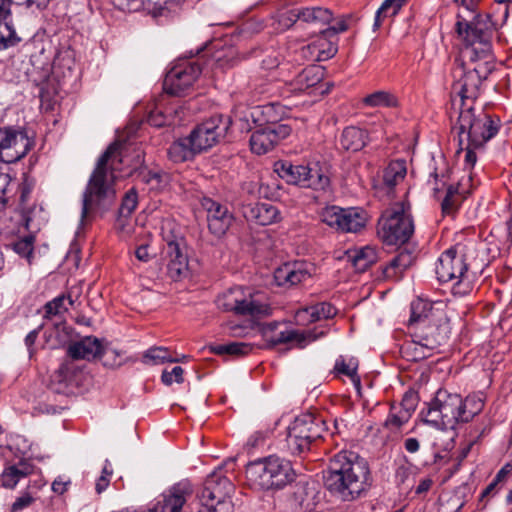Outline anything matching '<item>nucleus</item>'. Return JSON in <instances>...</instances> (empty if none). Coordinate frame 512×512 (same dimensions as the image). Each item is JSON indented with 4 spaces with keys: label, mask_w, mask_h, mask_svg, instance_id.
Returning <instances> with one entry per match:
<instances>
[{
    "label": "nucleus",
    "mask_w": 512,
    "mask_h": 512,
    "mask_svg": "<svg viewBox=\"0 0 512 512\" xmlns=\"http://www.w3.org/2000/svg\"><path fill=\"white\" fill-rule=\"evenodd\" d=\"M122 147L121 142L115 141L99 157L83 192L80 220L82 225L92 214L105 212L112 206L116 195L114 172L120 170L123 162Z\"/></svg>",
    "instance_id": "f257e3e1"
},
{
    "label": "nucleus",
    "mask_w": 512,
    "mask_h": 512,
    "mask_svg": "<svg viewBox=\"0 0 512 512\" xmlns=\"http://www.w3.org/2000/svg\"><path fill=\"white\" fill-rule=\"evenodd\" d=\"M324 485L343 501L358 498L371 485L367 461L354 452H339L330 460Z\"/></svg>",
    "instance_id": "f03ea898"
},
{
    "label": "nucleus",
    "mask_w": 512,
    "mask_h": 512,
    "mask_svg": "<svg viewBox=\"0 0 512 512\" xmlns=\"http://www.w3.org/2000/svg\"><path fill=\"white\" fill-rule=\"evenodd\" d=\"M501 127L499 117L492 116L483 109L476 110L474 105H464L459 108L457 122L453 129L458 130V143L462 146L469 141L474 147H484L485 144L497 135Z\"/></svg>",
    "instance_id": "7ed1b4c3"
},
{
    "label": "nucleus",
    "mask_w": 512,
    "mask_h": 512,
    "mask_svg": "<svg viewBox=\"0 0 512 512\" xmlns=\"http://www.w3.org/2000/svg\"><path fill=\"white\" fill-rule=\"evenodd\" d=\"M248 485L257 490L281 489L294 480L290 461L278 456H268L246 466Z\"/></svg>",
    "instance_id": "20e7f679"
},
{
    "label": "nucleus",
    "mask_w": 512,
    "mask_h": 512,
    "mask_svg": "<svg viewBox=\"0 0 512 512\" xmlns=\"http://www.w3.org/2000/svg\"><path fill=\"white\" fill-rule=\"evenodd\" d=\"M475 65L467 67L463 61L455 60L453 76L457 78L453 84V91L460 98L459 108L464 105H474V101L480 94V86L483 80L487 79L494 69L491 58L481 59L474 62Z\"/></svg>",
    "instance_id": "39448f33"
},
{
    "label": "nucleus",
    "mask_w": 512,
    "mask_h": 512,
    "mask_svg": "<svg viewBox=\"0 0 512 512\" xmlns=\"http://www.w3.org/2000/svg\"><path fill=\"white\" fill-rule=\"evenodd\" d=\"M413 232V219L404 203L387 208L378 220L377 234L386 245H403L408 242Z\"/></svg>",
    "instance_id": "423d86ee"
},
{
    "label": "nucleus",
    "mask_w": 512,
    "mask_h": 512,
    "mask_svg": "<svg viewBox=\"0 0 512 512\" xmlns=\"http://www.w3.org/2000/svg\"><path fill=\"white\" fill-rule=\"evenodd\" d=\"M424 422L441 430L455 429L460 423L461 395L439 389L427 409L421 412Z\"/></svg>",
    "instance_id": "0eeeda50"
},
{
    "label": "nucleus",
    "mask_w": 512,
    "mask_h": 512,
    "mask_svg": "<svg viewBox=\"0 0 512 512\" xmlns=\"http://www.w3.org/2000/svg\"><path fill=\"white\" fill-rule=\"evenodd\" d=\"M468 264L465 254L459 251V246H453L444 251L436 265L435 273L441 283L457 280L452 287L455 296H466L472 290L471 281L467 277Z\"/></svg>",
    "instance_id": "6e6552de"
},
{
    "label": "nucleus",
    "mask_w": 512,
    "mask_h": 512,
    "mask_svg": "<svg viewBox=\"0 0 512 512\" xmlns=\"http://www.w3.org/2000/svg\"><path fill=\"white\" fill-rule=\"evenodd\" d=\"M273 170L286 183L302 188L323 191L330 184L329 177L321 169L310 167L309 165L293 164L288 160H278L274 163Z\"/></svg>",
    "instance_id": "1a4fd4ad"
},
{
    "label": "nucleus",
    "mask_w": 512,
    "mask_h": 512,
    "mask_svg": "<svg viewBox=\"0 0 512 512\" xmlns=\"http://www.w3.org/2000/svg\"><path fill=\"white\" fill-rule=\"evenodd\" d=\"M234 491V484L226 476L214 472L204 483L200 502L209 512H233L231 496Z\"/></svg>",
    "instance_id": "9d476101"
},
{
    "label": "nucleus",
    "mask_w": 512,
    "mask_h": 512,
    "mask_svg": "<svg viewBox=\"0 0 512 512\" xmlns=\"http://www.w3.org/2000/svg\"><path fill=\"white\" fill-rule=\"evenodd\" d=\"M231 125L230 116L216 114L197 125L188 137L194 149L201 153L224 141L229 134Z\"/></svg>",
    "instance_id": "9b49d317"
},
{
    "label": "nucleus",
    "mask_w": 512,
    "mask_h": 512,
    "mask_svg": "<svg viewBox=\"0 0 512 512\" xmlns=\"http://www.w3.org/2000/svg\"><path fill=\"white\" fill-rule=\"evenodd\" d=\"M202 68L197 60L179 61L167 73L163 89L173 96H183L193 86Z\"/></svg>",
    "instance_id": "f8f14e48"
},
{
    "label": "nucleus",
    "mask_w": 512,
    "mask_h": 512,
    "mask_svg": "<svg viewBox=\"0 0 512 512\" xmlns=\"http://www.w3.org/2000/svg\"><path fill=\"white\" fill-rule=\"evenodd\" d=\"M320 217L323 223L345 233H357L367 222L366 213L358 208L328 206L322 210Z\"/></svg>",
    "instance_id": "ddd939ff"
},
{
    "label": "nucleus",
    "mask_w": 512,
    "mask_h": 512,
    "mask_svg": "<svg viewBox=\"0 0 512 512\" xmlns=\"http://www.w3.org/2000/svg\"><path fill=\"white\" fill-rule=\"evenodd\" d=\"M456 31L467 45L463 55L470 62L491 58L490 39L492 32L477 29V26H468L466 19H459L457 21Z\"/></svg>",
    "instance_id": "4468645a"
},
{
    "label": "nucleus",
    "mask_w": 512,
    "mask_h": 512,
    "mask_svg": "<svg viewBox=\"0 0 512 512\" xmlns=\"http://www.w3.org/2000/svg\"><path fill=\"white\" fill-rule=\"evenodd\" d=\"M163 240L166 243L167 271L170 278L176 281L188 272L186 241L182 235L174 234L172 229L164 231Z\"/></svg>",
    "instance_id": "2eb2a0df"
},
{
    "label": "nucleus",
    "mask_w": 512,
    "mask_h": 512,
    "mask_svg": "<svg viewBox=\"0 0 512 512\" xmlns=\"http://www.w3.org/2000/svg\"><path fill=\"white\" fill-rule=\"evenodd\" d=\"M193 495L194 488L191 482L182 480L160 494L146 512H182Z\"/></svg>",
    "instance_id": "dca6fc26"
},
{
    "label": "nucleus",
    "mask_w": 512,
    "mask_h": 512,
    "mask_svg": "<svg viewBox=\"0 0 512 512\" xmlns=\"http://www.w3.org/2000/svg\"><path fill=\"white\" fill-rule=\"evenodd\" d=\"M67 354L72 360L93 361L104 358V366L114 367L117 365L115 361L117 353L113 349L103 347L101 341L93 336H87L71 343L68 346Z\"/></svg>",
    "instance_id": "f3484780"
},
{
    "label": "nucleus",
    "mask_w": 512,
    "mask_h": 512,
    "mask_svg": "<svg viewBox=\"0 0 512 512\" xmlns=\"http://www.w3.org/2000/svg\"><path fill=\"white\" fill-rule=\"evenodd\" d=\"M32 142L23 130L12 127L0 128V161L15 163L31 149Z\"/></svg>",
    "instance_id": "a211bd4d"
},
{
    "label": "nucleus",
    "mask_w": 512,
    "mask_h": 512,
    "mask_svg": "<svg viewBox=\"0 0 512 512\" xmlns=\"http://www.w3.org/2000/svg\"><path fill=\"white\" fill-rule=\"evenodd\" d=\"M269 123L259 126L250 137L252 152L262 155L271 151L281 140L291 134V127L278 123L276 119H268Z\"/></svg>",
    "instance_id": "6ab92c4d"
},
{
    "label": "nucleus",
    "mask_w": 512,
    "mask_h": 512,
    "mask_svg": "<svg viewBox=\"0 0 512 512\" xmlns=\"http://www.w3.org/2000/svg\"><path fill=\"white\" fill-rule=\"evenodd\" d=\"M217 307L223 311H232L237 315L257 316L263 313L264 306L255 303L251 295L244 293L242 287L227 290L217 297Z\"/></svg>",
    "instance_id": "aec40b11"
},
{
    "label": "nucleus",
    "mask_w": 512,
    "mask_h": 512,
    "mask_svg": "<svg viewBox=\"0 0 512 512\" xmlns=\"http://www.w3.org/2000/svg\"><path fill=\"white\" fill-rule=\"evenodd\" d=\"M450 333L447 318L431 319L424 325L417 327L414 338L419 339L428 351L437 349L446 344Z\"/></svg>",
    "instance_id": "412c9836"
},
{
    "label": "nucleus",
    "mask_w": 512,
    "mask_h": 512,
    "mask_svg": "<svg viewBox=\"0 0 512 512\" xmlns=\"http://www.w3.org/2000/svg\"><path fill=\"white\" fill-rule=\"evenodd\" d=\"M202 207L206 211L209 231L216 237H222L234 222L233 213L226 205L211 198H204Z\"/></svg>",
    "instance_id": "4be33fe9"
},
{
    "label": "nucleus",
    "mask_w": 512,
    "mask_h": 512,
    "mask_svg": "<svg viewBox=\"0 0 512 512\" xmlns=\"http://www.w3.org/2000/svg\"><path fill=\"white\" fill-rule=\"evenodd\" d=\"M274 280L278 286L292 287L311 277L308 265L304 262H287L274 271Z\"/></svg>",
    "instance_id": "5701e85b"
},
{
    "label": "nucleus",
    "mask_w": 512,
    "mask_h": 512,
    "mask_svg": "<svg viewBox=\"0 0 512 512\" xmlns=\"http://www.w3.org/2000/svg\"><path fill=\"white\" fill-rule=\"evenodd\" d=\"M332 19V12L322 7L294 8L287 12V20H289L291 24L302 21L314 25L319 31L324 29V26L330 24Z\"/></svg>",
    "instance_id": "b1692460"
},
{
    "label": "nucleus",
    "mask_w": 512,
    "mask_h": 512,
    "mask_svg": "<svg viewBox=\"0 0 512 512\" xmlns=\"http://www.w3.org/2000/svg\"><path fill=\"white\" fill-rule=\"evenodd\" d=\"M324 335L321 331L319 334H314L311 330L299 331V330H285L269 335L265 332L266 345L269 348H273L279 344L284 343H295L297 347L304 348L309 342L316 340L319 336Z\"/></svg>",
    "instance_id": "393cba45"
},
{
    "label": "nucleus",
    "mask_w": 512,
    "mask_h": 512,
    "mask_svg": "<svg viewBox=\"0 0 512 512\" xmlns=\"http://www.w3.org/2000/svg\"><path fill=\"white\" fill-rule=\"evenodd\" d=\"M289 428L308 438L312 443L320 439L326 430L325 421L312 414H302L296 417Z\"/></svg>",
    "instance_id": "a878e982"
},
{
    "label": "nucleus",
    "mask_w": 512,
    "mask_h": 512,
    "mask_svg": "<svg viewBox=\"0 0 512 512\" xmlns=\"http://www.w3.org/2000/svg\"><path fill=\"white\" fill-rule=\"evenodd\" d=\"M243 215L248 221L266 226L280 219V211L276 206L266 202L248 204L243 209Z\"/></svg>",
    "instance_id": "bb28decb"
},
{
    "label": "nucleus",
    "mask_w": 512,
    "mask_h": 512,
    "mask_svg": "<svg viewBox=\"0 0 512 512\" xmlns=\"http://www.w3.org/2000/svg\"><path fill=\"white\" fill-rule=\"evenodd\" d=\"M324 78V68L320 65L305 67L290 83L293 90L305 91L314 87Z\"/></svg>",
    "instance_id": "cd10ccee"
},
{
    "label": "nucleus",
    "mask_w": 512,
    "mask_h": 512,
    "mask_svg": "<svg viewBox=\"0 0 512 512\" xmlns=\"http://www.w3.org/2000/svg\"><path fill=\"white\" fill-rule=\"evenodd\" d=\"M414 262V256L411 251L404 248L401 249L390 262L383 267V275L385 278L399 280L403 272L408 269Z\"/></svg>",
    "instance_id": "c85d7f7f"
},
{
    "label": "nucleus",
    "mask_w": 512,
    "mask_h": 512,
    "mask_svg": "<svg viewBox=\"0 0 512 512\" xmlns=\"http://www.w3.org/2000/svg\"><path fill=\"white\" fill-rule=\"evenodd\" d=\"M339 142L344 150L357 152L367 144L368 134L363 129L349 126L342 131Z\"/></svg>",
    "instance_id": "c756f323"
},
{
    "label": "nucleus",
    "mask_w": 512,
    "mask_h": 512,
    "mask_svg": "<svg viewBox=\"0 0 512 512\" xmlns=\"http://www.w3.org/2000/svg\"><path fill=\"white\" fill-rule=\"evenodd\" d=\"M34 466L27 460H20L17 464L8 466L1 474V483L5 488L13 489L21 478L30 475Z\"/></svg>",
    "instance_id": "7c9ffc66"
},
{
    "label": "nucleus",
    "mask_w": 512,
    "mask_h": 512,
    "mask_svg": "<svg viewBox=\"0 0 512 512\" xmlns=\"http://www.w3.org/2000/svg\"><path fill=\"white\" fill-rule=\"evenodd\" d=\"M335 314L336 309L330 303L321 302L298 310L296 317L299 321L307 319L309 322H317L332 318Z\"/></svg>",
    "instance_id": "2f4dec72"
},
{
    "label": "nucleus",
    "mask_w": 512,
    "mask_h": 512,
    "mask_svg": "<svg viewBox=\"0 0 512 512\" xmlns=\"http://www.w3.org/2000/svg\"><path fill=\"white\" fill-rule=\"evenodd\" d=\"M196 154H198V152L192 146V142L188 136L173 142L168 149L169 159L175 163L191 160Z\"/></svg>",
    "instance_id": "473e14b6"
},
{
    "label": "nucleus",
    "mask_w": 512,
    "mask_h": 512,
    "mask_svg": "<svg viewBox=\"0 0 512 512\" xmlns=\"http://www.w3.org/2000/svg\"><path fill=\"white\" fill-rule=\"evenodd\" d=\"M355 269L359 272L366 271L378 261V254L374 247L365 246L356 249L348 255Z\"/></svg>",
    "instance_id": "72a5a7b5"
},
{
    "label": "nucleus",
    "mask_w": 512,
    "mask_h": 512,
    "mask_svg": "<svg viewBox=\"0 0 512 512\" xmlns=\"http://www.w3.org/2000/svg\"><path fill=\"white\" fill-rule=\"evenodd\" d=\"M320 36L309 44V49L317 50L316 61H324L337 53V45L332 40V35H325L324 29L319 32Z\"/></svg>",
    "instance_id": "f704fd0d"
},
{
    "label": "nucleus",
    "mask_w": 512,
    "mask_h": 512,
    "mask_svg": "<svg viewBox=\"0 0 512 512\" xmlns=\"http://www.w3.org/2000/svg\"><path fill=\"white\" fill-rule=\"evenodd\" d=\"M406 161L399 159L391 161L383 172V183L389 191L402 182L406 176Z\"/></svg>",
    "instance_id": "c9c22d12"
},
{
    "label": "nucleus",
    "mask_w": 512,
    "mask_h": 512,
    "mask_svg": "<svg viewBox=\"0 0 512 512\" xmlns=\"http://www.w3.org/2000/svg\"><path fill=\"white\" fill-rule=\"evenodd\" d=\"M31 64L33 69L28 72L29 77L35 83H41L46 80L51 71L50 58L45 55L44 49H41L38 54L31 55Z\"/></svg>",
    "instance_id": "e433bc0d"
},
{
    "label": "nucleus",
    "mask_w": 512,
    "mask_h": 512,
    "mask_svg": "<svg viewBox=\"0 0 512 512\" xmlns=\"http://www.w3.org/2000/svg\"><path fill=\"white\" fill-rule=\"evenodd\" d=\"M484 408V401L478 395H468L465 399L461 397L460 423L470 422Z\"/></svg>",
    "instance_id": "4c0bfd02"
},
{
    "label": "nucleus",
    "mask_w": 512,
    "mask_h": 512,
    "mask_svg": "<svg viewBox=\"0 0 512 512\" xmlns=\"http://www.w3.org/2000/svg\"><path fill=\"white\" fill-rule=\"evenodd\" d=\"M363 103L369 107L395 108L399 105L398 98L389 91L379 90L367 95Z\"/></svg>",
    "instance_id": "58836bf2"
},
{
    "label": "nucleus",
    "mask_w": 512,
    "mask_h": 512,
    "mask_svg": "<svg viewBox=\"0 0 512 512\" xmlns=\"http://www.w3.org/2000/svg\"><path fill=\"white\" fill-rule=\"evenodd\" d=\"M138 177L142 182L150 186V189L159 190L165 187L169 181V175L161 170L141 169Z\"/></svg>",
    "instance_id": "ea45409f"
},
{
    "label": "nucleus",
    "mask_w": 512,
    "mask_h": 512,
    "mask_svg": "<svg viewBox=\"0 0 512 512\" xmlns=\"http://www.w3.org/2000/svg\"><path fill=\"white\" fill-rule=\"evenodd\" d=\"M430 309L428 304L422 300H416L411 303V315L408 321L410 327H417L424 325L426 322L431 320Z\"/></svg>",
    "instance_id": "a19ab883"
},
{
    "label": "nucleus",
    "mask_w": 512,
    "mask_h": 512,
    "mask_svg": "<svg viewBox=\"0 0 512 512\" xmlns=\"http://www.w3.org/2000/svg\"><path fill=\"white\" fill-rule=\"evenodd\" d=\"M286 444L289 452L292 455H301L308 452L313 444L301 434L295 432L288 427V433L286 437Z\"/></svg>",
    "instance_id": "79ce46f5"
},
{
    "label": "nucleus",
    "mask_w": 512,
    "mask_h": 512,
    "mask_svg": "<svg viewBox=\"0 0 512 512\" xmlns=\"http://www.w3.org/2000/svg\"><path fill=\"white\" fill-rule=\"evenodd\" d=\"M407 0H385L376 12L373 24L374 30H377L383 20L387 17L395 16Z\"/></svg>",
    "instance_id": "37998d69"
},
{
    "label": "nucleus",
    "mask_w": 512,
    "mask_h": 512,
    "mask_svg": "<svg viewBox=\"0 0 512 512\" xmlns=\"http://www.w3.org/2000/svg\"><path fill=\"white\" fill-rule=\"evenodd\" d=\"M21 38L17 35L13 25L8 19H0V50L17 45Z\"/></svg>",
    "instance_id": "c03bdc74"
},
{
    "label": "nucleus",
    "mask_w": 512,
    "mask_h": 512,
    "mask_svg": "<svg viewBox=\"0 0 512 512\" xmlns=\"http://www.w3.org/2000/svg\"><path fill=\"white\" fill-rule=\"evenodd\" d=\"M410 418L411 414H409L408 409H397V407L392 406L384 426L391 432H398Z\"/></svg>",
    "instance_id": "a18cd8bd"
},
{
    "label": "nucleus",
    "mask_w": 512,
    "mask_h": 512,
    "mask_svg": "<svg viewBox=\"0 0 512 512\" xmlns=\"http://www.w3.org/2000/svg\"><path fill=\"white\" fill-rule=\"evenodd\" d=\"M358 361L355 358H350L348 362L340 356L334 365V371L346 375L357 386H360V377L357 374Z\"/></svg>",
    "instance_id": "49530a36"
},
{
    "label": "nucleus",
    "mask_w": 512,
    "mask_h": 512,
    "mask_svg": "<svg viewBox=\"0 0 512 512\" xmlns=\"http://www.w3.org/2000/svg\"><path fill=\"white\" fill-rule=\"evenodd\" d=\"M461 204V196L458 187L449 185L446 190L445 197L441 202V209L445 215H454Z\"/></svg>",
    "instance_id": "de8ad7c7"
},
{
    "label": "nucleus",
    "mask_w": 512,
    "mask_h": 512,
    "mask_svg": "<svg viewBox=\"0 0 512 512\" xmlns=\"http://www.w3.org/2000/svg\"><path fill=\"white\" fill-rule=\"evenodd\" d=\"M252 350V345L246 342H231L228 344H219L212 348L217 355L229 354L234 356H242L248 354Z\"/></svg>",
    "instance_id": "09e8293b"
},
{
    "label": "nucleus",
    "mask_w": 512,
    "mask_h": 512,
    "mask_svg": "<svg viewBox=\"0 0 512 512\" xmlns=\"http://www.w3.org/2000/svg\"><path fill=\"white\" fill-rule=\"evenodd\" d=\"M145 363L161 364L164 362L176 363L179 362L178 358H173L167 348L152 347L148 349L143 356Z\"/></svg>",
    "instance_id": "8fccbe9b"
},
{
    "label": "nucleus",
    "mask_w": 512,
    "mask_h": 512,
    "mask_svg": "<svg viewBox=\"0 0 512 512\" xmlns=\"http://www.w3.org/2000/svg\"><path fill=\"white\" fill-rule=\"evenodd\" d=\"M13 250L20 255L21 257H24L28 260V262H31V258L33 255L34 250V236L28 235L25 236L17 241H15L12 244Z\"/></svg>",
    "instance_id": "3c124183"
},
{
    "label": "nucleus",
    "mask_w": 512,
    "mask_h": 512,
    "mask_svg": "<svg viewBox=\"0 0 512 512\" xmlns=\"http://www.w3.org/2000/svg\"><path fill=\"white\" fill-rule=\"evenodd\" d=\"M138 204V194L136 189L131 188L126 192L119 208V214L122 217H129Z\"/></svg>",
    "instance_id": "603ef678"
},
{
    "label": "nucleus",
    "mask_w": 512,
    "mask_h": 512,
    "mask_svg": "<svg viewBox=\"0 0 512 512\" xmlns=\"http://www.w3.org/2000/svg\"><path fill=\"white\" fill-rule=\"evenodd\" d=\"M405 353L412 361H419L431 355V351H428V349L422 345V342L416 338H414L411 344L406 345Z\"/></svg>",
    "instance_id": "864d4df0"
},
{
    "label": "nucleus",
    "mask_w": 512,
    "mask_h": 512,
    "mask_svg": "<svg viewBox=\"0 0 512 512\" xmlns=\"http://www.w3.org/2000/svg\"><path fill=\"white\" fill-rule=\"evenodd\" d=\"M65 296H58L52 301L47 302L44 305V318L51 319L53 316L60 314L63 311H67V307L64 306Z\"/></svg>",
    "instance_id": "5fc2aeb1"
},
{
    "label": "nucleus",
    "mask_w": 512,
    "mask_h": 512,
    "mask_svg": "<svg viewBox=\"0 0 512 512\" xmlns=\"http://www.w3.org/2000/svg\"><path fill=\"white\" fill-rule=\"evenodd\" d=\"M35 499L29 494L24 493L20 497L16 498L14 503L11 505V512H19L25 508H28L34 503Z\"/></svg>",
    "instance_id": "6e6d98bb"
},
{
    "label": "nucleus",
    "mask_w": 512,
    "mask_h": 512,
    "mask_svg": "<svg viewBox=\"0 0 512 512\" xmlns=\"http://www.w3.org/2000/svg\"><path fill=\"white\" fill-rule=\"evenodd\" d=\"M147 121L150 125L155 127H163L168 124L167 116L158 109L150 111Z\"/></svg>",
    "instance_id": "4d7b16f0"
},
{
    "label": "nucleus",
    "mask_w": 512,
    "mask_h": 512,
    "mask_svg": "<svg viewBox=\"0 0 512 512\" xmlns=\"http://www.w3.org/2000/svg\"><path fill=\"white\" fill-rule=\"evenodd\" d=\"M113 5L121 11H136L141 7V0H112Z\"/></svg>",
    "instance_id": "13d9d810"
},
{
    "label": "nucleus",
    "mask_w": 512,
    "mask_h": 512,
    "mask_svg": "<svg viewBox=\"0 0 512 512\" xmlns=\"http://www.w3.org/2000/svg\"><path fill=\"white\" fill-rule=\"evenodd\" d=\"M459 147H460V150H466L465 164L467 167L472 168L477 161V156H476L475 150L481 149L482 147H474L473 145H471V143H469V141H467L466 146H464V143H463L462 146H459Z\"/></svg>",
    "instance_id": "bf43d9fd"
},
{
    "label": "nucleus",
    "mask_w": 512,
    "mask_h": 512,
    "mask_svg": "<svg viewBox=\"0 0 512 512\" xmlns=\"http://www.w3.org/2000/svg\"><path fill=\"white\" fill-rule=\"evenodd\" d=\"M468 26H477V29L484 30L485 32H492L488 15H475L473 17V20L468 21Z\"/></svg>",
    "instance_id": "052dcab7"
},
{
    "label": "nucleus",
    "mask_w": 512,
    "mask_h": 512,
    "mask_svg": "<svg viewBox=\"0 0 512 512\" xmlns=\"http://www.w3.org/2000/svg\"><path fill=\"white\" fill-rule=\"evenodd\" d=\"M347 29H348V25L346 23V19L343 18V19L339 20L335 25L325 28L324 34L332 35V36L336 37V35L339 32H344Z\"/></svg>",
    "instance_id": "680f3d73"
},
{
    "label": "nucleus",
    "mask_w": 512,
    "mask_h": 512,
    "mask_svg": "<svg viewBox=\"0 0 512 512\" xmlns=\"http://www.w3.org/2000/svg\"><path fill=\"white\" fill-rule=\"evenodd\" d=\"M43 327L44 324L39 325L37 328L29 332L28 335L25 337V345L27 346L30 355H32L33 345L35 344V341Z\"/></svg>",
    "instance_id": "e2e57ef3"
},
{
    "label": "nucleus",
    "mask_w": 512,
    "mask_h": 512,
    "mask_svg": "<svg viewBox=\"0 0 512 512\" xmlns=\"http://www.w3.org/2000/svg\"><path fill=\"white\" fill-rule=\"evenodd\" d=\"M397 409H408L409 414L412 415V412L415 409V397L414 395H405L400 406Z\"/></svg>",
    "instance_id": "0e129e2a"
},
{
    "label": "nucleus",
    "mask_w": 512,
    "mask_h": 512,
    "mask_svg": "<svg viewBox=\"0 0 512 512\" xmlns=\"http://www.w3.org/2000/svg\"><path fill=\"white\" fill-rule=\"evenodd\" d=\"M13 0H0V19L11 17V5Z\"/></svg>",
    "instance_id": "69168bd1"
},
{
    "label": "nucleus",
    "mask_w": 512,
    "mask_h": 512,
    "mask_svg": "<svg viewBox=\"0 0 512 512\" xmlns=\"http://www.w3.org/2000/svg\"><path fill=\"white\" fill-rule=\"evenodd\" d=\"M410 474H411V472L408 467L400 466L396 470V475H395L397 483L404 484L408 480Z\"/></svg>",
    "instance_id": "338daca9"
},
{
    "label": "nucleus",
    "mask_w": 512,
    "mask_h": 512,
    "mask_svg": "<svg viewBox=\"0 0 512 512\" xmlns=\"http://www.w3.org/2000/svg\"><path fill=\"white\" fill-rule=\"evenodd\" d=\"M73 363L71 361H65L58 369L59 381L66 380L67 376L72 371Z\"/></svg>",
    "instance_id": "774afa93"
}]
</instances>
